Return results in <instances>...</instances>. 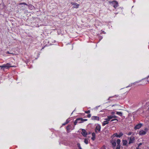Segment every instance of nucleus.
<instances>
[{"label": "nucleus", "mask_w": 149, "mask_h": 149, "mask_svg": "<svg viewBox=\"0 0 149 149\" xmlns=\"http://www.w3.org/2000/svg\"><path fill=\"white\" fill-rule=\"evenodd\" d=\"M84 142L86 144H88V139H85L84 140Z\"/></svg>", "instance_id": "nucleus-22"}, {"label": "nucleus", "mask_w": 149, "mask_h": 149, "mask_svg": "<svg viewBox=\"0 0 149 149\" xmlns=\"http://www.w3.org/2000/svg\"><path fill=\"white\" fill-rule=\"evenodd\" d=\"M29 8L31 9H33V8H34V7L31 5L29 6Z\"/></svg>", "instance_id": "nucleus-24"}, {"label": "nucleus", "mask_w": 149, "mask_h": 149, "mask_svg": "<svg viewBox=\"0 0 149 149\" xmlns=\"http://www.w3.org/2000/svg\"><path fill=\"white\" fill-rule=\"evenodd\" d=\"M65 125V123H64L63 124V125Z\"/></svg>", "instance_id": "nucleus-35"}, {"label": "nucleus", "mask_w": 149, "mask_h": 149, "mask_svg": "<svg viewBox=\"0 0 149 149\" xmlns=\"http://www.w3.org/2000/svg\"><path fill=\"white\" fill-rule=\"evenodd\" d=\"M90 110H88V111H85V113H90Z\"/></svg>", "instance_id": "nucleus-27"}, {"label": "nucleus", "mask_w": 149, "mask_h": 149, "mask_svg": "<svg viewBox=\"0 0 149 149\" xmlns=\"http://www.w3.org/2000/svg\"><path fill=\"white\" fill-rule=\"evenodd\" d=\"M13 66H11L10 65V64L9 63H7L6 64H4L2 66H0V67H1L2 68H8L9 67H14Z\"/></svg>", "instance_id": "nucleus-3"}, {"label": "nucleus", "mask_w": 149, "mask_h": 149, "mask_svg": "<svg viewBox=\"0 0 149 149\" xmlns=\"http://www.w3.org/2000/svg\"><path fill=\"white\" fill-rule=\"evenodd\" d=\"M116 142L117 144V145H120V139H118L117 140Z\"/></svg>", "instance_id": "nucleus-20"}, {"label": "nucleus", "mask_w": 149, "mask_h": 149, "mask_svg": "<svg viewBox=\"0 0 149 149\" xmlns=\"http://www.w3.org/2000/svg\"><path fill=\"white\" fill-rule=\"evenodd\" d=\"M111 113V114H112V115H114V114H115V112H112Z\"/></svg>", "instance_id": "nucleus-34"}, {"label": "nucleus", "mask_w": 149, "mask_h": 149, "mask_svg": "<svg viewBox=\"0 0 149 149\" xmlns=\"http://www.w3.org/2000/svg\"><path fill=\"white\" fill-rule=\"evenodd\" d=\"M142 125V124L141 123H140V124H137L134 127V129L135 130L139 129L141 127Z\"/></svg>", "instance_id": "nucleus-12"}, {"label": "nucleus", "mask_w": 149, "mask_h": 149, "mask_svg": "<svg viewBox=\"0 0 149 149\" xmlns=\"http://www.w3.org/2000/svg\"><path fill=\"white\" fill-rule=\"evenodd\" d=\"M107 118L108 119V120L110 121L111 119L113 118V115L108 116H107Z\"/></svg>", "instance_id": "nucleus-16"}, {"label": "nucleus", "mask_w": 149, "mask_h": 149, "mask_svg": "<svg viewBox=\"0 0 149 149\" xmlns=\"http://www.w3.org/2000/svg\"><path fill=\"white\" fill-rule=\"evenodd\" d=\"M143 82H145V84H147L148 82H149V76H148L147 79H145L143 80Z\"/></svg>", "instance_id": "nucleus-14"}, {"label": "nucleus", "mask_w": 149, "mask_h": 149, "mask_svg": "<svg viewBox=\"0 0 149 149\" xmlns=\"http://www.w3.org/2000/svg\"><path fill=\"white\" fill-rule=\"evenodd\" d=\"M105 120L102 123V125L103 126L106 125L108 124L109 123V121L107 118L105 119Z\"/></svg>", "instance_id": "nucleus-11"}, {"label": "nucleus", "mask_w": 149, "mask_h": 149, "mask_svg": "<svg viewBox=\"0 0 149 149\" xmlns=\"http://www.w3.org/2000/svg\"><path fill=\"white\" fill-rule=\"evenodd\" d=\"M138 82H135V83H138Z\"/></svg>", "instance_id": "nucleus-37"}, {"label": "nucleus", "mask_w": 149, "mask_h": 149, "mask_svg": "<svg viewBox=\"0 0 149 149\" xmlns=\"http://www.w3.org/2000/svg\"><path fill=\"white\" fill-rule=\"evenodd\" d=\"M116 114H117L118 115H119L120 116H122V114H123L121 112H118V111L116 112Z\"/></svg>", "instance_id": "nucleus-19"}, {"label": "nucleus", "mask_w": 149, "mask_h": 149, "mask_svg": "<svg viewBox=\"0 0 149 149\" xmlns=\"http://www.w3.org/2000/svg\"><path fill=\"white\" fill-rule=\"evenodd\" d=\"M77 145L78 147L79 148V149H82L79 143H78L77 144Z\"/></svg>", "instance_id": "nucleus-23"}, {"label": "nucleus", "mask_w": 149, "mask_h": 149, "mask_svg": "<svg viewBox=\"0 0 149 149\" xmlns=\"http://www.w3.org/2000/svg\"><path fill=\"white\" fill-rule=\"evenodd\" d=\"M111 144L113 147H115L116 146V143L115 141H112Z\"/></svg>", "instance_id": "nucleus-17"}, {"label": "nucleus", "mask_w": 149, "mask_h": 149, "mask_svg": "<svg viewBox=\"0 0 149 149\" xmlns=\"http://www.w3.org/2000/svg\"><path fill=\"white\" fill-rule=\"evenodd\" d=\"M7 53L8 54H13L12 53H10L9 52H8V51L7 52Z\"/></svg>", "instance_id": "nucleus-33"}, {"label": "nucleus", "mask_w": 149, "mask_h": 149, "mask_svg": "<svg viewBox=\"0 0 149 149\" xmlns=\"http://www.w3.org/2000/svg\"><path fill=\"white\" fill-rule=\"evenodd\" d=\"M110 3L112 4L113 7L115 8H116L118 6V2L115 1H112L110 2Z\"/></svg>", "instance_id": "nucleus-5"}, {"label": "nucleus", "mask_w": 149, "mask_h": 149, "mask_svg": "<svg viewBox=\"0 0 149 149\" xmlns=\"http://www.w3.org/2000/svg\"><path fill=\"white\" fill-rule=\"evenodd\" d=\"M123 135V134L122 132H120L119 134H117V133H115L113 134L114 136H116L117 137L120 138L121 136Z\"/></svg>", "instance_id": "nucleus-8"}, {"label": "nucleus", "mask_w": 149, "mask_h": 149, "mask_svg": "<svg viewBox=\"0 0 149 149\" xmlns=\"http://www.w3.org/2000/svg\"><path fill=\"white\" fill-rule=\"evenodd\" d=\"M101 126L100 125H98L96 126L95 129V131L96 132H99L100 131Z\"/></svg>", "instance_id": "nucleus-10"}, {"label": "nucleus", "mask_w": 149, "mask_h": 149, "mask_svg": "<svg viewBox=\"0 0 149 149\" xmlns=\"http://www.w3.org/2000/svg\"><path fill=\"white\" fill-rule=\"evenodd\" d=\"M91 117V115L90 114H89L88 115V118H90Z\"/></svg>", "instance_id": "nucleus-31"}, {"label": "nucleus", "mask_w": 149, "mask_h": 149, "mask_svg": "<svg viewBox=\"0 0 149 149\" xmlns=\"http://www.w3.org/2000/svg\"><path fill=\"white\" fill-rule=\"evenodd\" d=\"M120 145H117L116 148H117V149H120Z\"/></svg>", "instance_id": "nucleus-25"}, {"label": "nucleus", "mask_w": 149, "mask_h": 149, "mask_svg": "<svg viewBox=\"0 0 149 149\" xmlns=\"http://www.w3.org/2000/svg\"><path fill=\"white\" fill-rule=\"evenodd\" d=\"M21 8H22V9L23 10H24L25 8H24V6H22L21 7Z\"/></svg>", "instance_id": "nucleus-28"}, {"label": "nucleus", "mask_w": 149, "mask_h": 149, "mask_svg": "<svg viewBox=\"0 0 149 149\" xmlns=\"http://www.w3.org/2000/svg\"><path fill=\"white\" fill-rule=\"evenodd\" d=\"M117 116L115 115H113V118H116Z\"/></svg>", "instance_id": "nucleus-32"}, {"label": "nucleus", "mask_w": 149, "mask_h": 149, "mask_svg": "<svg viewBox=\"0 0 149 149\" xmlns=\"http://www.w3.org/2000/svg\"><path fill=\"white\" fill-rule=\"evenodd\" d=\"M132 134V133L131 132H130L129 133H128L127 134L128 135H131V134Z\"/></svg>", "instance_id": "nucleus-30"}, {"label": "nucleus", "mask_w": 149, "mask_h": 149, "mask_svg": "<svg viewBox=\"0 0 149 149\" xmlns=\"http://www.w3.org/2000/svg\"><path fill=\"white\" fill-rule=\"evenodd\" d=\"M148 129L147 128L144 129V130H141L139 133V134L140 135H145L147 132Z\"/></svg>", "instance_id": "nucleus-1"}, {"label": "nucleus", "mask_w": 149, "mask_h": 149, "mask_svg": "<svg viewBox=\"0 0 149 149\" xmlns=\"http://www.w3.org/2000/svg\"><path fill=\"white\" fill-rule=\"evenodd\" d=\"M122 143L123 146H126L127 144V142L126 140H123Z\"/></svg>", "instance_id": "nucleus-15"}, {"label": "nucleus", "mask_w": 149, "mask_h": 149, "mask_svg": "<svg viewBox=\"0 0 149 149\" xmlns=\"http://www.w3.org/2000/svg\"><path fill=\"white\" fill-rule=\"evenodd\" d=\"M68 122H66V124L68 123Z\"/></svg>", "instance_id": "nucleus-36"}, {"label": "nucleus", "mask_w": 149, "mask_h": 149, "mask_svg": "<svg viewBox=\"0 0 149 149\" xmlns=\"http://www.w3.org/2000/svg\"><path fill=\"white\" fill-rule=\"evenodd\" d=\"M82 121H81L82 122H83L84 121H86L87 120V119H82Z\"/></svg>", "instance_id": "nucleus-29"}, {"label": "nucleus", "mask_w": 149, "mask_h": 149, "mask_svg": "<svg viewBox=\"0 0 149 149\" xmlns=\"http://www.w3.org/2000/svg\"><path fill=\"white\" fill-rule=\"evenodd\" d=\"M71 4L73 6V8H79V4L75 2H72Z\"/></svg>", "instance_id": "nucleus-6"}, {"label": "nucleus", "mask_w": 149, "mask_h": 149, "mask_svg": "<svg viewBox=\"0 0 149 149\" xmlns=\"http://www.w3.org/2000/svg\"><path fill=\"white\" fill-rule=\"evenodd\" d=\"M95 133H93L92 134V137L91 138V139L93 140H94L95 139Z\"/></svg>", "instance_id": "nucleus-18"}, {"label": "nucleus", "mask_w": 149, "mask_h": 149, "mask_svg": "<svg viewBox=\"0 0 149 149\" xmlns=\"http://www.w3.org/2000/svg\"><path fill=\"white\" fill-rule=\"evenodd\" d=\"M115 120H117V121H118V120L117 119H112V120H111V121L112 122L113 121H115Z\"/></svg>", "instance_id": "nucleus-26"}, {"label": "nucleus", "mask_w": 149, "mask_h": 149, "mask_svg": "<svg viewBox=\"0 0 149 149\" xmlns=\"http://www.w3.org/2000/svg\"><path fill=\"white\" fill-rule=\"evenodd\" d=\"M82 120V119L81 118H79L77 119L74 122V125H76L77 123H81L82 122L80 121Z\"/></svg>", "instance_id": "nucleus-9"}, {"label": "nucleus", "mask_w": 149, "mask_h": 149, "mask_svg": "<svg viewBox=\"0 0 149 149\" xmlns=\"http://www.w3.org/2000/svg\"><path fill=\"white\" fill-rule=\"evenodd\" d=\"M67 130L68 132H70L72 130L74 129V128L72 127V125H68L67 127Z\"/></svg>", "instance_id": "nucleus-2"}, {"label": "nucleus", "mask_w": 149, "mask_h": 149, "mask_svg": "<svg viewBox=\"0 0 149 149\" xmlns=\"http://www.w3.org/2000/svg\"><path fill=\"white\" fill-rule=\"evenodd\" d=\"M136 149H139V148H137Z\"/></svg>", "instance_id": "nucleus-38"}, {"label": "nucleus", "mask_w": 149, "mask_h": 149, "mask_svg": "<svg viewBox=\"0 0 149 149\" xmlns=\"http://www.w3.org/2000/svg\"><path fill=\"white\" fill-rule=\"evenodd\" d=\"M81 133L82 135L84 137H86V136L87 135V133L86 132V131L84 129H82V132Z\"/></svg>", "instance_id": "nucleus-7"}, {"label": "nucleus", "mask_w": 149, "mask_h": 149, "mask_svg": "<svg viewBox=\"0 0 149 149\" xmlns=\"http://www.w3.org/2000/svg\"><path fill=\"white\" fill-rule=\"evenodd\" d=\"M19 5H26V6L27 5V4L26 3H24V2L21 3H19Z\"/></svg>", "instance_id": "nucleus-21"}, {"label": "nucleus", "mask_w": 149, "mask_h": 149, "mask_svg": "<svg viewBox=\"0 0 149 149\" xmlns=\"http://www.w3.org/2000/svg\"><path fill=\"white\" fill-rule=\"evenodd\" d=\"M93 120H99V117L97 116H93L91 118Z\"/></svg>", "instance_id": "nucleus-13"}, {"label": "nucleus", "mask_w": 149, "mask_h": 149, "mask_svg": "<svg viewBox=\"0 0 149 149\" xmlns=\"http://www.w3.org/2000/svg\"><path fill=\"white\" fill-rule=\"evenodd\" d=\"M134 140H135L134 137L133 136H131L130 138L129 141V144H130L132 143H133Z\"/></svg>", "instance_id": "nucleus-4"}]
</instances>
